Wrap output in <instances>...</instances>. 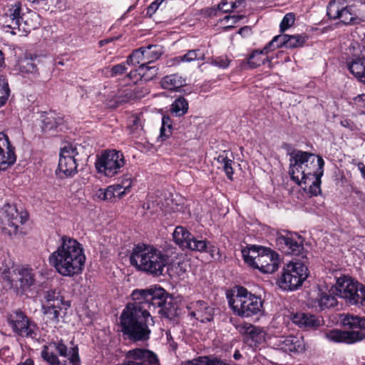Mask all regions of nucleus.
I'll return each mask as SVG.
<instances>
[{
  "label": "nucleus",
  "mask_w": 365,
  "mask_h": 365,
  "mask_svg": "<svg viewBox=\"0 0 365 365\" xmlns=\"http://www.w3.org/2000/svg\"><path fill=\"white\" fill-rule=\"evenodd\" d=\"M243 329L247 340H252L255 343V346L264 342L268 337L264 330L259 327L247 324L244 325Z\"/></svg>",
  "instance_id": "nucleus-27"
},
{
  "label": "nucleus",
  "mask_w": 365,
  "mask_h": 365,
  "mask_svg": "<svg viewBox=\"0 0 365 365\" xmlns=\"http://www.w3.org/2000/svg\"><path fill=\"white\" fill-rule=\"evenodd\" d=\"M244 18V15L226 16L222 19V23L226 25V28L230 29L233 28L235 24Z\"/></svg>",
  "instance_id": "nucleus-46"
},
{
  "label": "nucleus",
  "mask_w": 365,
  "mask_h": 365,
  "mask_svg": "<svg viewBox=\"0 0 365 365\" xmlns=\"http://www.w3.org/2000/svg\"><path fill=\"white\" fill-rule=\"evenodd\" d=\"M123 154L115 150L104 151L96 163L98 173L105 177L112 178L118 174L125 165Z\"/></svg>",
  "instance_id": "nucleus-13"
},
{
  "label": "nucleus",
  "mask_w": 365,
  "mask_h": 365,
  "mask_svg": "<svg viewBox=\"0 0 365 365\" xmlns=\"http://www.w3.org/2000/svg\"><path fill=\"white\" fill-rule=\"evenodd\" d=\"M295 21V15L293 13L287 14L284 18L282 19L279 28L280 31L284 32L286 30L289 29Z\"/></svg>",
  "instance_id": "nucleus-45"
},
{
  "label": "nucleus",
  "mask_w": 365,
  "mask_h": 365,
  "mask_svg": "<svg viewBox=\"0 0 365 365\" xmlns=\"http://www.w3.org/2000/svg\"><path fill=\"white\" fill-rule=\"evenodd\" d=\"M341 125L344 128H347L350 129L351 130H353L355 128V125L353 123V122H351V120H349L348 119L342 120L341 121Z\"/></svg>",
  "instance_id": "nucleus-56"
},
{
  "label": "nucleus",
  "mask_w": 365,
  "mask_h": 365,
  "mask_svg": "<svg viewBox=\"0 0 365 365\" xmlns=\"http://www.w3.org/2000/svg\"><path fill=\"white\" fill-rule=\"evenodd\" d=\"M145 206H146V208L148 210H151L152 212H154L157 211V210L154 209V202L153 201L150 202V200H148L147 202V203L145 204L144 207Z\"/></svg>",
  "instance_id": "nucleus-57"
},
{
  "label": "nucleus",
  "mask_w": 365,
  "mask_h": 365,
  "mask_svg": "<svg viewBox=\"0 0 365 365\" xmlns=\"http://www.w3.org/2000/svg\"><path fill=\"white\" fill-rule=\"evenodd\" d=\"M351 103L359 109L365 108V94H359L352 99Z\"/></svg>",
  "instance_id": "nucleus-53"
},
{
  "label": "nucleus",
  "mask_w": 365,
  "mask_h": 365,
  "mask_svg": "<svg viewBox=\"0 0 365 365\" xmlns=\"http://www.w3.org/2000/svg\"><path fill=\"white\" fill-rule=\"evenodd\" d=\"M273 346L284 352L300 353L305 349L304 339L302 336H279L274 339Z\"/></svg>",
  "instance_id": "nucleus-20"
},
{
  "label": "nucleus",
  "mask_w": 365,
  "mask_h": 365,
  "mask_svg": "<svg viewBox=\"0 0 365 365\" xmlns=\"http://www.w3.org/2000/svg\"><path fill=\"white\" fill-rule=\"evenodd\" d=\"M58 123L53 115L47 116L43 120V130H50L57 128Z\"/></svg>",
  "instance_id": "nucleus-49"
},
{
  "label": "nucleus",
  "mask_w": 365,
  "mask_h": 365,
  "mask_svg": "<svg viewBox=\"0 0 365 365\" xmlns=\"http://www.w3.org/2000/svg\"><path fill=\"white\" fill-rule=\"evenodd\" d=\"M128 129L129 134L133 138H140L143 134V129L140 117L138 115H132L128 120Z\"/></svg>",
  "instance_id": "nucleus-30"
},
{
  "label": "nucleus",
  "mask_w": 365,
  "mask_h": 365,
  "mask_svg": "<svg viewBox=\"0 0 365 365\" xmlns=\"http://www.w3.org/2000/svg\"><path fill=\"white\" fill-rule=\"evenodd\" d=\"M145 76H143L145 81L152 79L157 74V68L155 66H149L148 64L145 68Z\"/></svg>",
  "instance_id": "nucleus-55"
},
{
  "label": "nucleus",
  "mask_w": 365,
  "mask_h": 365,
  "mask_svg": "<svg viewBox=\"0 0 365 365\" xmlns=\"http://www.w3.org/2000/svg\"><path fill=\"white\" fill-rule=\"evenodd\" d=\"M111 190L108 187L106 189H98L95 193V197L101 200H111Z\"/></svg>",
  "instance_id": "nucleus-51"
},
{
  "label": "nucleus",
  "mask_w": 365,
  "mask_h": 365,
  "mask_svg": "<svg viewBox=\"0 0 365 365\" xmlns=\"http://www.w3.org/2000/svg\"><path fill=\"white\" fill-rule=\"evenodd\" d=\"M230 61L227 56H219L212 59L210 63L220 68H227L230 65Z\"/></svg>",
  "instance_id": "nucleus-50"
},
{
  "label": "nucleus",
  "mask_w": 365,
  "mask_h": 365,
  "mask_svg": "<svg viewBox=\"0 0 365 365\" xmlns=\"http://www.w3.org/2000/svg\"><path fill=\"white\" fill-rule=\"evenodd\" d=\"M241 7H245V0H222L218 4V10L224 13L231 12Z\"/></svg>",
  "instance_id": "nucleus-33"
},
{
  "label": "nucleus",
  "mask_w": 365,
  "mask_h": 365,
  "mask_svg": "<svg viewBox=\"0 0 365 365\" xmlns=\"http://www.w3.org/2000/svg\"><path fill=\"white\" fill-rule=\"evenodd\" d=\"M36 58V56L31 55H26L24 58H20L14 65V71L22 76H38L39 73L37 65L35 63Z\"/></svg>",
  "instance_id": "nucleus-23"
},
{
  "label": "nucleus",
  "mask_w": 365,
  "mask_h": 365,
  "mask_svg": "<svg viewBox=\"0 0 365 365\" xmlns=\"http://www.w3.org/2000/svg\"><path fill=\"white\" fill-rule=\"evenodd\" d=\"M327 14L330 19H338L346 25L357 24L359 20L353 7L347 5L345 0H331L327 6Z\"/></svg>",
  "instance_id": "nucleus-15"
},
{
  "label": "nucleus",
  "mask_w": 365,
  "mask_h": 365,
  "mask_svg": "<svg viewBox=\"0 0 365 365\" xmlns=\"http://www.w3.org/2000/svg\"><path fill=\"white\" fill-rule=\"evenodd\" d=\"M130 263L138 269L155 276L163 274L168 257L160 250L145 244L137 245L130 257Z\"/></svg>",
  "instance_id": "nucleus-4"
},
{
  "label": "nucleus",
  "mask_w": 365,
  "mask_h": 365,
  "mask_svg": "<svg viewBox=\"0 0 365 365\" xmlns=\"http://www.w3.org/2000/svg\"><path fill=\"white\" fill-rule=\"evenodd\" d=\"M78 154L77 149L72 145H65L61 150L58 167L56 171L60 178L69 177L77 171L76 156Z\"/></svg>",
  "instance_id": "nucleus-17"
},
{
  "label": "nucleus",
  "mask_w": 365,
  "mask_h": 365,
  "mask_svg": "<svg viewBox=\"0 0 365 365\" xmlns=\"http://www.w3.org/2000/svg\"><path fill=\"white\" fill-rule=\"evenodd\" d=\"M56 7H58L59 9L63 10L66 9V4L65 0H61L59 1V3H56L55 4Z\"/></svg>",
  "instance_id": "nucleus-58"
},
{
  "label": "nucleus",
  "mask_w": 365,
  "mask_h": 365,
  "mask_svg": "<svg viewBox=\"0 0 365 365\" xmlns=\"http://www.w3.org/2000/svg\"><path fill=\"white\" fill-rule=\"evenodd\" d=\"M207 249H210L209 252H211V255L212 257H214V252L216 251L217 252V255L219 254V252H218V250H216L215 247L214 246H211V247H208L206 248V250L204 251H207Z\"/></svg>",
  "instance_id": "nucleus-61"
},
{
  "label": "nucleus",
  "mask_w": 365,
  "mask_h": 365,
  "mask_svg": "<svg viewBox=\"0 0 365 365\" xmlns=\"http://www.w3.org/2000/svg\"><path fill=\"white\" fill-rule=\"evenodd\" d=\"M340 323L351 331L340 329L329 330L324 334L325 338L334 343L354 344L365 339V317L352 314H342L339 317Z\"/></svg>",
  "instance_id": "nucleus-6"
},
{
  "label": "nucleus",
  "mask_w": 365,
  "mask_h": 365,
  "mask_svg": "<svg viewBox=\"0 0 365 365\" xmlns=\"http://www.w3.org/2000/svg\"><path fill=\"white\" fill-rule=\"evenodd\" d=\"M68 307H64V306L56 307L52 305H43L42 309L43 314L47 317L48 319L52 321L53 323L59 322L61 317V311L67 310Z\"/></svg>",
  "instance_id": "nucleus-31"
},
{
  "label": "nucleus",
  "mask_w": 365,
  "mask_h": 365,
  "mask_svg": "<svg viewBox=\"0 0 365 365\" xmlns=\"http://www.w3.org/2000/svg\"><path fill=\"white\" fill-rule=\"evenodd\" d=\"M279 248L287 255H299L303 250L302 240L296 235L279 234L276 238Z\"/></svg>",
  "instance_id": "nucleus-19"
},
{
  "label": "nucleus",
  "mask_w": 365,
  "mask_h": 365,
  "mask_svg": "<svg viewBox=\"0 0 365 365\" xmlns=\"http://www.w3.org/2000/svg\"><path fill=\"white\" fill-rule=\"evenodd\" d=\"M41 356L50 365H79L78 349L74 346L68 351L61 341L43 346Z\"/></svg>",
  "instance_id": "nucleus-10"
},
{
  "label": "nucleus",
  "mask_w": 365,
  "mask_h": 365,
  "mask_svg": "<svg viewBox=\"0 0 365 365\" xmlns=\"http://www.w3.org/2000/svg\"><path fill=\"white\" fill-rule=\"evenodd\" d=\"M250 31V29L249 26H245V27H242L241 28L240 30H239V34H242L245 32H249Z\"/></svg>",
  "instance_id": "nucleus-63"
},
{
  "label": "nucleus",
  "mask_w": 365,
  "mask_h": 365,
  "mask_svg": "<svg viewBox=\"0 0 365 365\" xmlns=\"http://www.w3.org/2000/svg\"><path fill=\"white\" fill-rule=\"evenodd\" d=\"M145 58L147 63H150L160 58L163 53L162 48L157 45H150L144 48Z\"/></svg>",
  "instance_id": "nucleus-36"
},
{
  "label": "nucleus",
  "mask_w": 365,
  "mask_h": 365,
  "mask_svg": "<svg viewBox=\"0 0 365 365\" xmlns=\"http://www.w3.org/2000/svg\"><path fill=\"white\" fill-rule=\"evenodd\" d=\"M86 257L83 245L76 240L63 236L56 250L48 257L51 267L63 277H72L82 273Z\"/></svg>",
  "instance_id": "nucleus-3"
},
{
  "label": "nucleus",
  "mask_w": 365,
  "mask_h": 365,
  "mask_svg": "<svg viewBox=\"0 0 365 365\" xmlns=\"http://www.w3.org/2000/svg\"><path fill=\"white\" fill-rule=\"evenodd\" d=\"M347 67L349 71L360 82L365 85V57H354L351 61L347 62Z\"/></svg>",
  "instance_id": "nucleus-26"
},
{
  "label": "nucleus",
  "mask_w": 365,
  "mask_h": 365,
  "mask_svg": "<svg viewBox=\"0 0 365 365\" xmlns=\"http://www.w3.org/2000/svg\"><path fill=\"white\" fill-rule=\"evenodd\" d=\"M292 322L299 327L304 329H317L322 324V321L317 317L304 312L293 314Z\"/></svg>",
  "instance_id": "nucleus-24"
},
{
  "label": "nucleus",
  "mask_w": 365,
  "mask_h": 365,
  "mask_svg": "<svg viewBox=\"0 0 365 365\" xmlns=\"http://www.w3.org/2000/svg\"><path fill=\"white\" fill-rule=\"evenodd\" d=\"M269 52L268 50H265V46L262 50L253 51L248 59V64L251 67L255 68L261 64H264L265 61L269 62L267 58L263 57V56L267 54Z\"/></svg>",
  "instance_id": "nucleus-32"
},
{
  "label": "nucleus",
  "mask_w": 365,
  "mask_h": 365,
  "mask_svg": "<svg viewBox=\"0 0 365 365\" xmlns=\"http://www.w3.org/2000/svg\"><path fill=\"white\" fill-rule=\"evenodd\" d=\"M5 66L4 56L3 53L0 51V70Z\"/></svg>",
  "instance_id": "nucleus-59"
},
{
  "label": "nucleus",
  "mask_w": 365,
  "mask_h": 365,
  "mask_svg": "<svg viewBox=\"0 0 365 365\" xmlns=\"http://www.w3.org/2000/svg\"><path fill=\"white\" fill-rule=\"evenodd\" d=\"M242 255L245 263L263 273L272 274L279 268V256L269 248L252 245L242 249Z\"/></svg>",
  "instance_id": "nucleus-7"
},
{
  "label": "nucleus",
  "mask_w": 365,
  "mask_h": 365,
  "mask_svg": "<svg viewBox=\"0 0 365 365\" xmlns=\"http://www.w3.org/2000/svg\"><path fill=\"white\" fill-rule=\"evenodd\" d=\"M118 184L120 185V188L130 192L133 185V179L130 175L126 174L121 178Z\"/></svg>",
  "instance_id": "nucleus-47"
},
{
  "label": "nucleus",
  "mask_w": 365,
  "mask_h": 365,
  "mask_svg": "<svg viewBox=\"0 0 365 365\" xmlns=\"http://www.w3.org/2000/svg\"><path fill=\"white\" fill-rule=\"evenodd\" d=\"M216 160L220 165V168L223 169L227 178L231 180L234 173L232 167V160L228 158L225 153L220 155Z\"/></svg>",
  "instance_id": "nucleus-35"
},
{
  "label": "nucleus",
  "mask_w": 365,
  "mask_h": 365,
  "mask_svg": "<svg viewBox=\"0 0 365 365\" xmlns=\"http://www.w3.org/2000/svg\"><path fill=\"white\" fill-rule=\"evenodd\" d=\"M187 309L190 316L202 323L210 322L213 318L214 309L203 301L190 302L187 304Z\"/></svg>",
  "instance_id": "nucleus-22"
},
{
  "label": "nucleus",
  "mask_w": 365,
  "mask_h": 365,
  "mask_svg": "<svg viewBox=\"0 0 365 365\" xmlns=\"http://www.w3.org/2000/svg\"><path fill=\"white\" fill-rule=\"evenodd\" d=\"M26 220V214L19 212L15 205L6 204L0 210V227L9 235H16Z\"/></svg>",
  "instance_id": "nucleus-14"
},
{
  "label": "nucleus",
  "mask_w": 365,
  "mask_h": 365,
  "mask_svg": "<svg viewBox=\"0 0 365 365\" xmlns=\"http://www.w3.org/2000/svg\"><path fill=\"white\" fill-rule=\"evenodd\" d=\"M228 304L235 315L251 317L264 314L262 299L242 287H236L227 294Z\"/></svg>",
  "instance_id": "nucleus-5"
},
{
  "label": "nucleus",
  "mask_w": 365,
  "mask_h": 365,
  "mask_svg": "<svg viewBox=\"0 0 365 365\" xmlns=\"http://www.w3.org/2000/svg\"><path fill=\"white\" fill-rule=\"evenodd\" d=\"M8 323L14 333L18 336L31 338L36 336V324L20 310L9 314Z\"/></svg>",
  "instance_id": "nucleus-16"
},
{
  "label": "nucleus",
  "mask_w": 365,
  "mask_h": 365,
  "mask_svg": "<svg viewBox=\"0 0 365 365\" xmlns=\"http://www.w3.org/2000/svg\"><path fill=\"white\" fill-rule=\"evenodd\" d=\"M131 297L133 302L125 306L119 318L121 331L131 340L149 339L155 312L170 319L178 314L177 305L161 287L135 289Z\"/></svg>",
  "instance_id": "nucleus-1"
},
{
  "label": "nucleus",
  "mask_w": 365,
  "mask_h": 365,
  "mask_svg": "<svg viewBox=\"0 0 365 365\" xmlns=\"http://www.w3.org/2000/svg\"><path fill=\"white\" fill-rule=\"evenodd\" d=\"M307 40V36L304 34L287 35V48H294L302 47Z\"/></svg>",
  "instance_id": "nucleus-38"
},
{
  "label": "nucleus",
  "mask_w": 365,
  "mask_h": 365,
  "mask_svg": "<svg viewBox=\"0 0 365 365\" xmlns=\"http://www.w3.org/2000/svg\"><path fill=\"white\" fill-rule=\"evenodd\" d=\"M145 63H143L138 69L131 71L128 76L133 83H137L138 81L142 80L143 76H145Z\"/></svg>",
  "instance_id": "nucleus-44"
},
{
  "label": "nucleus",
  "mask_w": 365,
  "mask_h": 365,
  "mask_svg": "<svg viewBox=\"0 0 365 365\" xmlns=\"http://www.w3.org/2000/svg\"><path fill=\"white\" fill-rule=\"evenodd\" d=\"M186 83L185 78L178 73L170 74L164 76L160 81L161 86L164 89L176 91Z\"/></svg>",
  "instance_id": "nucleus-28"
},
{
  "label": "nucleus",
  "mask_w": 365,
  "mask_h": 365,
  "mask_svg": "<svg viewBox=\"0 0 365 365\" xmlns=\"http://www.w3.org/2000/svg\"><path fill=\"white\" fill-rule=\"evenodd\" d=\"M0 275L8 285L19 289L22 293L32 296L36 282V272L28 266L0 269Z\"/></svg>",
  "instance_id": "nucleus-8"
},
{
  "label": "nucleus",
  "mask_w": 365,
  "mask_h": 365,
  "mask_svg": "<svg viewBox=\"0 0 365 365\" xmlns=\"http://www.w3.org/2000/svg\"><path fill=\"white\" fill-rule=\"evenodd\" d=\"M16 160L14 148L9 142V138L0 133V170H5L12 165Z\"/></svg>",
  "instance_id": "nucleus-21"
},
{
  "label": "nucleus",
  "mask_w": 365,
  "mask_h": 365,
  "mask_svg": "<svg viewBox=\"0 0 365 365\" xmlns=\"http://www.w3.org/2000/svg\"><path fill=\"white\" fill-rule=\"evenodd\" d=\"M44 299H46V305H52L59 307L63 305L64 307H69L70 303L63 299L60 292L56 289H50L46 291L44 294Z\"/></svg>",
  "instance_id": "nucleus-29"
},
{
  "label": "nucleus",
  "mask_w": 365,
  "mask_h": 365,
  "mask_svg": "<svg viewBox=\"0 0 365 365\" xmlns=\"http://www.w3.org/2000/svg\"><path fill=\"white\" fill-rule=\"evenodd\" d=\"M143 63H145V66L148 64L146 58H145L144 48H140L135 50L128 56L126 61L128 65H142Z\"/></svg>",
  "instance_id": "nucleus-37"
},
{
  "label": "nucleus",
  "mask_w": 365,
  "mask_h": 365,
  "mask_svg": "<svg viewBox=\"0 0 365 365\" xmlns=\"http://www.w3.org/2000/svg\"><path fill=\"white\" fill-rule=\"evenodd\" d=\"M9 88L5 78L0 76V107L4 106L9 96Z\"/></svg>",
  "instance_id": "nucleus-42"
},
{
  "label": "nucleus",
  "mask_w": 365,
  "mask_h": 365,
  "mask_svg": "<svg viewBox=\"0 0 365 365\" xmlns=\"http://www.w3.org/2000/svg\"><path fill=\"white\" fill-rule=\"evenodd\" d=\"M186 365H228L218 359H210L207 357H200L197 359L189 361Z\"/></svg>",
  "instance_id": "nucleus-41"
},
{
  "label": "nucleus",
  "mask_w": 365,
  "mask_h": 365,
  "mask_svg": "<svg viewBox=\"0 0 365 365\" xmlns=\"http://www.w3.org/2000/svg\"><path fill=\"white\" fill-rule=\"evenodd\" d=\"M173 238L174 242L182 249L203 252L207 247L205 240L195 239L190 232L182 226L175 227L173 233Z\"/></svg>",
  "instance_id": "nucleus-18"
},
{
  "label": "nucleus",
  "mask_w": 365,
  "mask_h": 365,
  "mask_svg": "<svg viewBox=\"0 0 365 365\" xmlns=\"http://www.w3.org/2000/svg\"><path fill=\"white\" fill-rule=\"evenodd\" d=\"M109 190H111L110 194L112 196V198L118 197V198H122L125 195L128 194L129 192L128 191L124 190L123 188H120V185L118 183L108 186Z\"/></svg>",
  "instance_id": "nucleus-48"
},
{
  "label": "nucleus",
  "mask_w": 365,
  "mask_h": 365,
  "mask_svg": "<svg viewBox=\"0 0 365 365\" xmlns=\"http://www.w3.org/2000/svg\"><path fill=\"white\" fill-rule=\"evenodd\" d=\"M361 172L362 173V175L364 176V178H365V165L363 166L361 168Z\"/></svg>",
  "instance_id": "nucleus-64"
},
{
  "label": "nucleus",
  "mask_w": 365,
  "mask_h": 365,
  "mask_svg": "<svg viewBox=\"0 0 365 365\" xmlns=\"http://www.w3.org/2000/svg\"><path fill=\"white\" fill-rule=\"evenodd\" d=\"M171 128L170 118L168 116H163L162 118V126L160 130V138H162L163 140L170 135Z\"/></svg>",
  "instance_id": "nucleus-43"
},
{
  "label": "nucleus",
  "mask_w": 365,
  "mask_h": 365,
  "mask_svg": "<svg viewBox=\"0 0 365 365\" xmlns=\"http://www.w3.org/2000/svg\"><path fill=\"white\" fill-rule=\"evenodd\" d=\"M207 249H210L209 252H211V255L212 257H214V252L216 251L217 252V255L219 254V252H218V250H216L215 247L214 246H211V247H208L206 248V250L204 251H207Z\"/></svg>",
  "instance_id": "nucleus-60"
},
{
  "label": "nucleus",
  "mask_w": 365,
  "mask_h": 365,
  "mask_svg": "<svg viewBox=\"0 0 365 365\" xmlns=\"http://www.w3.org/2000/svg\"><path fill=\"white\" fill-rule=\"evenodd\" d=\"M18 365H34V361L31 359H27L25 361L19 363Z\"/></svg>",
  "instance_id": "nucleus-62"
},
{
  "label": "nucleus",
  "mask_w": 365,
  "mask_h": 365,
  "mask_svg": "<svg viewBox=\"0 0 365 365\" xmlns=\"http://www.w3.org/2000/svg\"><path fill=\"white\" fill-rule=\"evenodd\" d=\"M126 62L118 64L113 66L111 69V76H115L117 75H121L126 71Z\"/></svg>",
  "instance_id": "nucleus-54"
},
{
  "label": "nucleus",
  "mask_w": 365,
  "mask_h": 365,
  "mask_svg": "<svg viewBox=\"0 0 365 365\" xmlns=\"http://www.w3.org/2000/svg\"><path fill=\"white\" fill-rule=\"evenodd\" d=\"M39 16L34 11L23 12L20 4L11 5L4 17V26L11 29V33L16 34L17 31L29 33L37 28Z\"/></svg>",
  "instance_id": "nucleus-9"
},
{
  "label": "nucleus",
  "mask_w": 365,
  "mask_h": 365,
  "mask_svg": "<svg viewBox=\"0 0 365 365\" xmlns=\"http://www.w3.org/2000/svg\"><path fill=\"white\" fill-rule=\"evenodd\" d=\"M287 34H282L274 36L266 46L265 50L269 51L281 47L287 48Z\"/></svg>",
  "instance_id": "nucleus-39"
},
{
  "label": "nucleus",
  "mask_w": 365,
  "mask_h": 365,
  "mask_svg": "<svg viewBox=\"0 0 365 365\" xmlns=\"http://www.w3.org/2000/svg\"><path fill=\"white\" fill-rule=\"evenodd\" d=\"M188 109L187 101L182 98H178L174 101L171 105L170 111L176 117H180L185 114Z\"/></svg>",
  "instance_id": "nucleus-34"
},
{
  "label": "nucleus",
  "mask_w": 365,
  "mask_h": 365,
  "mask_svg": "<svg viewBox=\"0 0 365 365\" xmlns=\"http://www.w3.org/2000/svg\"><path fill=\"white\" fill-rule=\"evenodd\" d=\"M335 294L349 305L365 307V286L351 277L337 278Z\"/></svg>",
  "instance_id": "nucleus-11"
},
{
  "label": "nucleus",
  "mask_w": 365,
  "mask_h": 365,
  "mask_svg": "<svg viewBox=\"0 0 365 365\" xmlns=\"http://www.w3.org/2000/svg\"><path fill=\"white\" fill-rule=\"evenodd\" d=\"M324 165L322 157L297 150L290 156L289 174L304 191L317 195L321 191L320 178L323 175Z\"/></svg>",
  "instance_id": "nucleus-2"
},
{
  "label": "nucleus",
  "mask_w": 365,
  "mask_h": 365,
  "mask_svg": "<svg viewBox=\"0 0 365 365\" xmlns=\"http://www.w3.org/2000/svg\"><path fill=\"white\" fill-rule=\"evenodd\" d=\"M319 307L323 309L325 308L332 307L336 305L337 301L335 297L327 293H322L318 299Z\"/></svg>",
  "instance_id": "nucleus-40"
},
{
  "label": "nucleus",
  "mask_w": 365,
  "mask_h": 365,
  "mask_svg": "<svg viewBox=\"0 0 365 365\" xmlns=\"http://www.w3.org/2000/svg\"><path fill=\"white\" fill-rule=\"evenodd\" d=\"M207 52L201 48L190 50L185 54L176 56L168 61V66H175L180 63H190L194 61H203L205 59Z\"/></svg>",
  "instance_id": "nucleus-25"
},
{
  "label": "nucleus",
  "mask_w": 365,
  "mask_h": 365,
  "mask_svg": "<svg viewBox=\"0 0 365 365\" xmlns=\"http://www.w3.org/2000/svg\"><path fill=\"white\" fill-rule=\"evenodd\" d=\"M167 1L168 0H155L151 3L148 7L146 15L151 17L164 2L167 3Z\"/></svg>",
  "instance_id": "nucleus-52"
},
{
  "label": "nucleus",
  "mask_w": 365,
  "mask_h": 365,
  "mask_svg": "<svg viewBox=\"0 0 365 365\" xmlns=\"http://www.w3.org/2000/svg\"><path fill=\"white\" fill-rule=\"evenodd\" d=\"M309 276V269L304 262L292 260L286 264L278 280L284 290H295L300 287Z\"/></svg>",
  "instance_id": "nucleus-12"
}]
</instances>
